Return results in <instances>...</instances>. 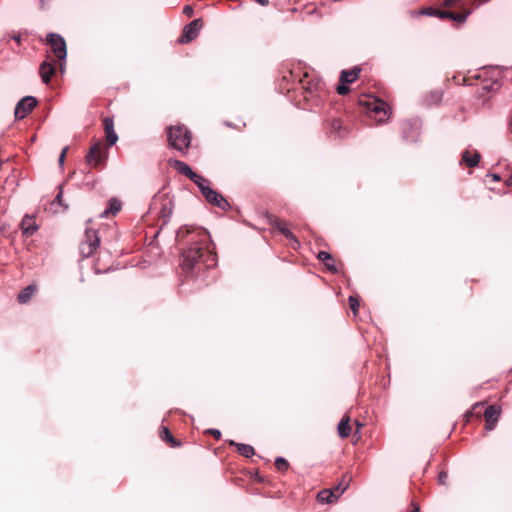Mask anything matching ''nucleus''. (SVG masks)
<instances>
[{
	"mask_svg": "<svg viewBox=\"0 0 512 512\" xmlns=\"http://www.w3.org/2000/svg\"><path fill=\"white\" fill-rule=\"evenodd\" d=\"M480 160V154L476 151L471 152L466 150L462 154V162L468 167H475L478 165Z\"/></svg>",
	"mask_w": 512,
	"mask_h": 512,
	"instance_id": "14",
	"label": "nucleus"
},
{
	"mask_svg": "<svg viewBox=\"0 0 512 512\" xmlns=\"http://www.w3.org/2000/svg\"><path fill=\"white\" fill-rule=\"evenodd\" d=\"M509 170H510L511 174H510L509 178L506 179L505 184L507 186H512V165L509 167Z\"/></svg>",
	"mask_w": 512,
	"mask_h": 512,
	"instance_id": "36",
	"label": "nucleus"
},
{
	"mask_svg": "<svg viewBox=\"0 0 512 512\" xmlns=\"http://www.w3.org/2000/svg\"><path fill=\"white\" fill-rule=\"evenodd\" d=\"M120 208H121L120 202L116 199H111L110 203H109V208L105 209L101 213V217H107L110 213L115 215L120 210Z\"/></svg>",
	"mask_w": 512,
	"mask_h": 512,
	"instance_id": "22",
	"label": "nucleus"
},
{
	"mask_svg": "<svg viewBox=\"0 0 512 512\" xmlns=\"http://www.w3.org/2000/svg\"><path fill=\"white\" fill-rule=\"evenodd\" d=\"M37 105V100L33 96H26L22 98L15 107V117L17 119L25 118Z\"/></svg>",
	"mask_w": 512,
	"mask_h": 512,
	"instance_id": "6",
	"label": "nucleus"
},
{
	"mask_svg": "<svg viewBox=\"0 0 512 512\" xmlns=\"http://www.w3.org/2000/svg\"><path fill=\"white\" fill-rule=\"evenodd\" d=\"M192 235L189 239L190 246L182 254L181 267L184 270H192L197 266L203 265L206 268H212L216 265L217 257L213 251L210 242V235L203 228H185L178 231V237L184 238L186 235Z\"/></svg>",
	"mask_w": 512,
	"mask_h": 512,
	"instance_id": "1",
	"label": "nucleus"
},
{
	"mask_svg": "<svg viewBox=\"0 0 512 512\" xmlns=\"http://www.w3.org/2000/svg\"><path fill=\"white\" fill-rule=\"evenodd\" d=\"M317 499L321 503H332L337 499H334V491L330 489L322 490L318 493Z\"/></svg>",
	"mask_w": 512,
	"mask_h": 512,
	"instance_id": "20",
	"label": "nucleus"
},
{
	"mask_svg": "<svg viewBox=\"0 0 512 512\" xmlns=\"http://www.w3.org/2000/svg\"><path fill=\"white\" fill-rule=\"evenodd\" d=\"M484 416L486 420V429L489 431L493 430L500 416V408L493 405L489 406L486 408Z\"/></svg>",
	"mask_w": 512,
	"mask_h": 512,
	"instance_id": "9",
	"label": "nucleus"
},
{
	"mask_svg": "<svg viewBox=\"0 0 512 512\" xmlns=\"http://www.w3.org/2000/svg\"><path fill=\"white\" fill-rule=\"evenodd\" d=\"M100 239L97 236L96 231L92 229H86L85 241L81 244L80 251L83 256L89 257L94 250L99 246Z\"/></svg>",
	"mask_w": 512,
	"mask_h": 512,
	"instance_id": "5",
	"label": "nucleus"
},
{
	"mask_svg": "<svg viewBox=\"0 0 512 512\" xmlns=\"http://www.w3.org/2000/svg\"><path fill=\"white\" fill-rule=\"evenodd\" d=\"M318 259L323 261L326 267L333 272H336V267L333 263L332 257L328 252L321 251L318 253Z\"/></svg>",
	"mask_w": 512,
	"mask_h": 512,
	"instance_id": "21",
	"label": "nucleus"
},
{
	"mask_svg": "<svg viewBox=\"0 0 512 512\" xmlns=\"http://www.w3.org/2000/svg\"><path fill=\"white\" fill-rule=\"evenodd\" d=\"M54 73H55V67L51 62L44 61L40 65V75H41L42 81L45 84H48L50 82L51 77L54 75Z\"/></svg>",
	"mask_w": 512,
	"mask_h": 512,
	"instance_id": "13",
	"label": "nucleus"
},
{
	"mask_svg": "<svg viewBox=\"0 0 512 512\" xmlns=\"http://www.w3.org/2000/svg\"><path fill=\"white\" fill-rule=\"evenodd\" d=\"M345 84L346 83H341V85L337 87L338 94L345 95L349 92V88Z\"/></svg>",
	"mask_w": 512,
	"mask_h": 512,
	"instance_id": "32",
	"label": "nucleus"
},
{
	"mask_svg": "<svg viewBox=\"0 0 512 512\" xmlns=\"http://www.w3.org/2000/svg\"><path fill=\"white\" fill-rule=\"evenodd\" d=\"M191 180L198 186L202 194L206 191V188H210L209 181L200 175H198V178H192Z\"/></svg>",
	"mask_w": 512,
	"mask_h": 512,
	"instance_id": "25",
	"label": "nucleus"
},
{
	"mask_svg": "<svg viewBox=\"0 0 512 512\" xmlns=\"http://www.w3.org/2000/svg\"><path fill=\"white\" fill-rule=\"evenodd\" d=\"M361 104L366 107L370 116L378 123L388 119L389 107L383 100L377 97H368L366 100H361Z\"/></svg>",
	"mask_w": 512,
	"mask_h": 512,
	"instance_id": "3",
	"label": "nucleus"
},
{
	"mask_svg": "<svg viewBox=\"0 0 512 512\" xmlns=\"http://www.w3.org/2000/svg\"><path fill=\"white\" fill-rule=\"evenodd\" d=\"M436 16L441 18V19H445V18H449L450 19L451 17H454V13L453 12H449V11L437 10Z\"/></svg>",
	"mask_w": 512,
	"mask_h": 512,
	"instance_id": "30",
	"label": "nucleus"
},
{
	"mask_svg": "<svg viewBox=\"0 0 512 512\" xmlns=\"http://www.w3.org/2000/svg\"><path fill=\"white\" fill-rule=\"evenodd\" d=\"M338 433L341 438H347L351 433L350 417L345 415L338 424Z\"/></svg>",
	"mask_w": 512,
	"mask_h": 512,
	"instance_id": "16",
	"label": "nucleus"
},
{
	"mask_svg": "<svg viewBox=\"0 0 512 512\" xmlns=\"http://www.w3.org/2000/svg\"><path fill=\"white\" fill-rule=\"evenodd\" d=\"M359 73V68H353L352 70H343L340 75V81L341 83H352L358 78Z\"/></svg>",
	"mask_w": 512,
	"mask_h": 512,
	"instance_id": "17",
	"label": "nucleus"
},
{
	"mask_svg": "<svg viewBox=\"0 0 512 512\" xmlns=\"http://www.w3.org/2000/svg\"><path fill=\"white\" fill-rule=\"evenodd\" d=\"M419 14H422V15H428V16H436L437 14V10L436 9H433V8H424L422 9Z\"/></svg>",
	"mask_w": 512,
	"mask_h": 512,
	"instance_id": "31",
	"label": "nucleus"
},
{
	"mask_svg": "<svg viewBox=\"0 0 512 512\" xmlns=\"http://www.w3.org/2000/svg\"><path fill=\"white\" fill-rule=\"evenodd\" d=\"M67 151H68V147H64V148L62 149V152H61V154H60V156H59V163H60L61 165H62V164H63V162H64V159H65V156H66Z\"/></svg>",
	"mask_w": 512,
	"mask_h": 512,
	"instance_id": "34",
	"label": "nucleus"
},
{
	"mask_svg": "<svg viewBox=\"0 0 512 512\" xmlns=\"http://www.w3.org/2000/svg\"><path fill=\"white\" fill-rule=\"evenodd\" d=\"M170 163L177 172L187 176L190 180L192 178H198V174L195 173L185 162L180 160H172Z\"/></svg>",
	"mask_w": 512,
	"mask_h": 512,
	"instance_id": "10",
	"label": "nucleus"
},
{
	"mask_svg": "<svg viewBox=\"0 0 512 512\" xmlns=\"http://www.w3.org/2000/svg\"><path fill=\"white\" fill-rule=\"evenodd\" d=\"M202 28V21L201 19H195L192 22H190L188 25L185 26L183 35L180 39L182 43H187L192 40H194Z\"/></svg>",
	"mask_w": 512,
	"mask_h": 512,
	"instance_id": "8",
	"label": "nucleus"
},
{
	"mask_svg": "<svg viewBox=\"0 0 512 512\" xmlns=\"http://www.w3.org/2000/svg\"><path fill=\"white\" fill-rule=\"evenodd\" d=\"M470 13H471V11H469V10L464 13H461V14L454 13V17H451L450 19L462 23L467 19L468 15Z\"/></svg>",
	"mask_w": 512,
	"mask_h": 512,
	"instance_id": "26",
	"label": "nucleus"
},
{
	"mask_svg": "<svg viewBox=\"0 0 512 512\" xmlns=\"http://www.w3.org/2000/svg\"><path fill=\"white\" fill-rule=\"evenodd\" d=\"M47 42L51 46L52 53L60 60H65L67 56L66 42L62 36L51 33L47 36Z\"/></svg>",
	"mask_w": 512,
	"mask_h": 512,
	"instance_id": "4",
	"label": "nucleus"
},
{
	"mask_svg": "<svg viewBox=\"0 0 512 512\" xmlns=\"http://www.w3.org/2000/svg\"><path fill=\"white\" fill-rule=\"evenodd\" d=\"M103 160V150L101 144H95L91 147L89 154L87 155V162L92 165H98Z\"/></svg>",
	"mask_w": 512,
	"mask_h": 512,
	"instance_id": "11",
	"label": "nucleus"
},
{
	"mask_svg": "<svg viewBox=\"0 0 512 512\" xmlns=\"http://www.w3.org/2000/svg\"><path fill=\"white\" fill-rule=\"evenodd\" d=\"M202 195L205 197L207 202L222 210H226L229 207L227 200L211 187L206 188V191H204Z\"/></svg>",
	"mask_w": 512,
	"mask_h": 512,
	"instance_id": "7",
	"label": "nucleus"
},
{
	"mask_svg": "<svg viewBox=\"0 0 512 512\" xmlns=\"http://www.w3.org/2000/svg\"><path fill=\"white\" fill-rule=\"evenodd\" d=\"M350 482V477L346 479V477L343 478L341 483L337 485L332 491H334V499H338L344 491L348 488Z\"/></svg>",
	"mask_w": 512,
	"mask_h": 512,
	"instance_id": "23",
	"label": "nucleus"
},
{
	"mask_svg": "<svg viewBox=\"0 0 512 512\" xmlns=\"http://www.w3.org/2000/svg\"><path fill=\"white\" fill-rule=\"evenodd\" d=\"M36 291L35 285H29L23 289L18 295V301L20 303H27Z\"/></svg>",
	"mask_w": 512,
	"mask_h": 512,
	"instance_id": "18",
	"label": "nucleus"
},
{
	"mask_svg": "<svg viewBox=\"0 0 512 512\" xmlns=\"http://www.w3.org/2000/svg\"><path fill=\"white\" fill-rule=\"evenodd\" d=\"M12 39L15 40L17 43H20L21 41V35L20 34H13Z\"/></svg>",
	"mask_w": 512,
	"mask_h": 512,
	"instance_id": "38",
	"label": "nucleus"
},
{
	"mask_svg": "<svg viewBox=\"0 0 512 512\" xmlns=\"http://www.w3.org/2000/svg\"><path fill=\"white\" fill-rule=\"evenodd\" d=\"M183 12H184L186 15L191 16V15H192V13H193V9H192V7H190V6H185V7H184Z\"/></svg>",
	"mask_w": 512,
	"mask_h": 512,
	"instance_id": "37",
	"label": "nucleus"
},
{
	"mask_svg": "<svg viewBox=\"0 0 512 512\" xmlns=\"http://www.w3.org/2000/svg\"><path fill=\"white\" fill-rule=\"evenodd\" d=\"M356 425H357V432H358L361 429L362 424L359 423L358 421H356Z\"/></svg>",
	"mask_w": 512,
	"mask_h": 512,
	"instance_id": "41",
	"label": "nucleus"
},
{
	"mask_svg": "<svg viewBox=\"0 0 512 512\" xmlns=\"http://www.w3.org/2000/svg\"><path fill=\"white\" fill-rule=\"evenodd\" d=\"M493 179V181H500V176L498 174H490L488 175Z\"/></svg>",
	"mask_w": 512,
	"mask_h": 512,
	"instance_id": "39",
	"label": "nucleus"
},
{
	"mask_svg": "<svg viewBox=\"0 0 512 512\" xmlns=\"http://www.w3.org/2000/svg\"><path fill=\"white\" fill-rule=\"evenodd\" d=\"M168 141L174 149L184 151L190 145V133L184 126H171L168 128Z\"/></svg>",
	"mask_w": 512,
	"mask_h": 512,
	"instance_id": "2",
	"label": "nucleus"
},
{
	"mask_svg": "<svg viewBox=\"0 0 512 512\" xmlns=\"http://www.w3.org/2000/svg\"><path fill=\"white\" fill-rule=\"evenodd\" d=\"M61 197H62V191H60L58 193V195L56 196V201L59 205H62V202H61Z\"/></svg>",
	"mask_w": 512,
	"mask_h": 512,
	"instance_id": "40",
	"label": "nucleus"
},
{
	"mask_svg": "<svg viewBox=\"0 0 512 512\" xmlns=\"http://www.w3.org/2000/svg\"><path fill=\"white\" fill-rule=\"evenodd\" d=\"M162 438L168 442H170L172 445H177L174 441V438L172 437L170 431L168 430V428L166 427H163V432H162Z\"/></svg>",
	"mask_w": 512,
	"mask_h": 512,
	"instance_id": "27",
	"label": "nucleus"
},
{
	"mask_svg": "<svg viewBox=\"0 0 512 512\" xmlns=\"http://www.w3.org/2000/svg\"><path fill=\"white\" fill-rule=\"evenodd\" d=\"M275 465L278 470H286L288 468V462L282 457L276 459Z\"/></svg>",
	"mask_w": 512,
	"mask_h": 512,
	"instance_id": "28",
	"label": "nucleus"
},
{
	"mask_svg": "<svg viewBox=\"0 0 512 512\" xmlns=\"http://www.w3.org/2000/svg\"><path fill=\"white\" fill-rule=\"evenodd\" d=\"M447 478H448L447 473H446V472H441V473L439 474L438 480H439V482H440L441 484H445V482H446Z\"/></svg>",
	"mask_w": 512,
	"mask_h": 512,
	"instance_id": "35",
	"label": "nucleus"
},
{
	"mask_svg": "<svg viewBox=\"0 0 512 512\" xmlns=\"http://www.w3.org/2000/svg\"><path fill=\"white\" fill-rule=\"evenodd\" d=\"M274 227L279 230L283 235H285L288 239H294L293 234L291 231L287 228V225L285 222H282L280 220L275 221Z\"/></svg>",
	"mask_w": 512,
	"mask_h": 512,
	"instance_id": "24",
	"label": "nucleus"
},
{
	"mask_svg": "<svg viewBox=\"0 0 512 512\" xmlns=\"http://www.w3.org/2000/svg\"><path fill=\"white\" fill-rule=\"evenodd\" d=\"M104 130L108 144L110 146L114 145L118 140V136L114 131V122L111 118L104 119Z\"/></svg>",
	"mask_w": 512,
	"mask_h": 512,
	"instance_id": "12",
	"label": "nucleus"
},
{
	"mask_svg": "<svg viewBox=\"0 0 512 512\" xmlns=\"http://www.w3.org/2000/svg\"><path fill=\"white\" fill-rule=\"evenodd\" d=\"M207 432L213 435L217 440L221 438V432L217 429H209Z\"/></svg>",
	"mask_w": 512,
	"mask_h": 512,
	"instance_id": "33",
	"label": "nucleus"
},
{
	"mask_svg": "<svg viewBox=\"0 0 512 512\" xmlns=\"http://www.w3.org/2000/svg\"><path fill=\"white\" fill-rule=\"evenodd\" d=\"M473 4H474L476 7H478V6H480L481 2L476 3V1H474V2H473Z\"/></svg>",
	"mask_w": 512,
	"mask_h": 512,
	"instance_id": "42",
	"label": "nucleus"
},
{
	"mask_svg": "<svg viewBox=\"0 0 512 512\" xmlns=\"http://www.w3.org/2000/svg\"><path fill=\"white\" fill-rule=\"evenodd\" d=\"M349 304H350V308L353 311V313L356 314V312L358 310V307H359L358 300L354 296H350L349 297Z\"/></svg>",
	"mask_w": 512,
	"mask_h": 512,
	"instance_id": "29",
	"label": "nucleus"
},
{
	"mask_svg": "<svg viewBox=\"0 0 512 512\" xmlns=\"http://www.w3.org/2000/svg\"><path fill=\"white\" fill-rule=\"evenodd\" d=\"M230 444L235 445L237 447L238 452L247 458L254 455V448L250 445L242 444V443H235L234 441H231Z\"/></svg>",
	"mask_w": 512,
	"mask_h": 512,
	"instance_id": "19",
	"label": "nucleus"
},
{
	"mask_svg": "<svg viewBox=\"0 0 512 512\" xmlns=\"http://www.w3.org/2000/svg\"><path fill=\"white\" fill-rule=\"evenodd\" d=\"M21 228L25 236H31L36 230L37 225L32 217L25 216L21 222Z\"/></svg>",
	"mask_w": 512,
	"mask_h": 512,
	"instance_id": "15",
	"label": "nucleus"
}]
</instances>
